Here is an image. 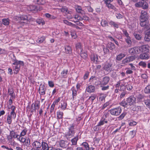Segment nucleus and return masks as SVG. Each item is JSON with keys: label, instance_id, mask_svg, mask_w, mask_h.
Segmentation results:
<instances>
[{"label": "nucleus", "instance_id": "nucleus-30", "mask_svg": "<svg viewBox=\"0 0 150 150\" xmlns=\"http://www.w3.org/2000/svg\"><path fill=\"white\" fill-rule=\"evenodd\" d=\"M71 90L72 91L73 99H74L77 95V91L74 87H73L71 88Z\"/></svg>", "mask_w": 150, "mask_h": 150}, {"label": "nucleus", "instance_id": "nucleus-63", "mask_svg": "<svg viewBox=\"0 0 150 150\" xmlns=\"http://www.w3.org/2000/svg\"><path fill=\"white\" fill-rule=\"evenodd\" d=\"M139 65L140 66H141L143 67H145L146 66V64L144 62H141L139 63Z\"/></svg>", "mask_w": 150, "mask_h": 150}, {"label": "nucleus", "instance_id": "nucleus-2", "mask_svg": "<svg viewBox=\"0 0 150 150\" xmlns=\"http://www.w3.org/2000/svg\"><path fill=\"white\" fill-rule=\"evenodd\" d=\"M74 125V124L71 125L68 128V131L65 133V136L69 139L72 137L75 134Z\"/></svg>", "mask_w": 150, "mask_h": 150}, {"label": "nucleus", "instance_id": "nucleus-8", "mask_svg": "<svg viewBox=\"0 0 150 150\" xmlns=\"http://www.w3.org/2000/svg\"><path fill=\"white\" fill-rule=\"evenodd\" d=\"M134 59V57L133 56L127 57L122 60V63L124 65H126L128 63L133 61Z\"/></svg>", "mask_w": 150, "mask_h": 150}, {"label": "nucleus", "instance_id": "nucleus-18", "mask_svg": "<svg viewBox=\"0 0 150 150\" xmlns=\"http://www.w3.org/2000/svg\"><path fill=\"white\" fill-rule=\"evenodd\" d=\"M42 143L38 141H35L33 143V147L37 149L40 148L42 146Z\"/></svg>", "mask_w": 150, "mask_h": 150}, {"label": "nucleus", "instance_id": "nucleus-46", "mask_svg": "<svg viewBox=\"0 0 150 150\" xmlns=\"http://www.w3.org/2000/svg\"><path fill=\"white\" fill-rule=\"evenodd\" d=\"M96 97V96L94 94L92 95L88 98V100L91 101V103H92L93 102L94 100H95Z\"/></svg>", "mask_w": 150, "mask_h": 150}, {"label": "nucleus", "instance_id": "nucleus-56", "mask_svg": "<svg viewBox=\"0 0 150 150\" xmlns=\"http://www.w3.org/2000/svg\"><path fill=\"white\" fill-rule=\"evenodd\" d=\"M126 113L125 112H123L121 115L118 117V119L120 120L123 119L126 115Z\"/></svg>", "mask_w": 150, "mask_h": 150}, {"label": "nucleus", "instance_id": "nucleus-43", "mask_svg": "<svg viewBox=\"0 0 150 150\" xmlns=\"http://www.w3.org/2000/svg\"><path fill=\"white\" fill-rule=\"evenodd\" d=\"M127 84H126V88L128 91H130L132 88V83L130 82H129L127 83Z\"/></svg>", "mask_w": 150, "mask_h": 150}, {"label": "nucleus", "instance_id": "nucleus-62", "mask_svg": "<svg viewBox=\"0 0 150 150\" xmlns=\"http://www.w3.org/2000/svg\"><path fill=\"white\" fill-rule=\"evenodd\" d=\"M145 104L146 105V106L149 108H150V100H145Z\"/></svg>", "mask_w": 150, "mask_h": 150}, {"label": "nucleus", "instance_id": "nucleus-5", "mask_svg": "<svg viewBox=\"0 0 150 150\" xmlns=\"http://www.w3.org/2000/svg\"><path fill=\"white\" fill-rule=\"evenodd\" d=\"M123 32L125 37V42L129 46H131L132 43L131 38L129 36V34L126 30H123Z\"/></svg>", "mask_w": 150, "mask_h": 150}, {"label": "nucleus", "instance_id": "nucleus-1", "mask_svg": "<svg viewBox=\"0 0 150 150\" xmlns=\"http://www.w3.org/2000/svg\"><path fill=\"white\" fill-rule=\"evenodd\" d=\"M13 65L16 66L13 67L14 73L17 74L18 73L21 66H23L24 65L23 62L21 61H18L15 59L14 62L12 64Z\"/></svg>", "mask_w": 150, "mask_h": 150}, {"label": "nucleus", "instance_id": "nucleus-25", "mask_svg": "<svg viewBox=\"0 0 150 150\" xmlns=\"http://www.w3.org/2000/svg\"><path fill=\"white\" fill-rule=\"evenodd\" d=\"M67 106V102L64 100H62L61 101V108L62 110H64L66 109Z\"/></svg>", "mask_w": 150, "mask_h": 150}, {"label": "nucleus", "instance_id": "nucleus-41", "mask_svg": "<svg viewBox=\"0 0 150 150\" xmlns=\"http://www.w3.org/2000/svg\"><path fill=\"white\" fill-rule=\"evenodd\" d=\"M76 10L77 12L82 14H83L85 13L84 11L82 9L81 7L80 6H77L76 8Z\"/></svg>", "mask_w": 150, "mask_h": 150}, {"label": "nucleus", "instance_id": "nucleus-45", "mask_svg": "<svg viewBox=\"0 0 150 150\" xmlns=\"http://www.w3.org/2000/svg\"><path fill=\"white\" fill-rule=\"evenodd\" d=\"M76 51L78 52H79V50L81 51V50H82L81 44L80 43H78L76 44Z\"/></svg>", "mask_w": 150, "mask_h": 150}, {"label": "nucleus", "instance_id": "nucleus-29", "mask_svg": "<svg viewBox=\"0 0 150 150\" xmlns=\"http://www.w3.org/2000/svg\"><path fill=\"white\" fill-rule=\"evenodd\" d=\"M107 122L108 121L105 118H102L98 123L97 126H100L103 125L105 123H107Z\"/></svg>", "mask_w": 150, "mask_h": 150}, {"label": "nucleus", "instance_id": "nucleus-19", "mask_svg": "<svg viewBox=\"0 0 150 150\" xmlns=\"http://www.w3.org/2000/svg\"><path fill=\"white\" fill-rule=\"evenodd\" d=\"M68 75V70L64 69L61 73V77L62 78H66Z\"/></svg>", "mask_w": 150, "mask_h": 150}, {"label": "nucleus", "instance_id": "nucleus-3", "mask_svg": "<svg viewBox=\"0 0 150 150\" xmlns=\"http://www.w3.org/2000/svg\"><path fill=\"white\" fill-rule=\"evenodd\" d=\"M23 136L18 134L17 140L21 143H25V145L26 146H28L30 144V140L29 139H27L26 137H24Z\"/></svg>", "mask_w": 150, "mask_h": 150}, {"label": "nucleus", "instance_id": "nucleus-11", "mask_svg": "<svg viewBox=\"0 0 150 150\" xmlns=\"http://www.w3.org/2000/svg\"><path fill=\"white\" fill-rule=\"evenodd\" d=\"M89 82L91 83L96 85L99 84V82L97 78L96 77L92 76L90 78Z\"/></svg>", "mask_w": 150, "mask_h": 150}, {"label": "nucleus", "instance_id": "nucleus-26", "mask_svg": "<svg viewBox=\"0 0 150 150\" xmlns=\"http://www.w3.org/2000/svg\"><path fill=\"white\" fill-rule=\"evenodd\" d=\"M8 92L9 95L11 96L10 98H15V95L14 93V91L13 89H8Z\"/></svg>", "mask_w": 150, "mask_h": 150}, {"label": "nucleus", "instance_id": "nucleus-37", "mask_svg": "<svg viewBox=\"0 0 150 150\" xmlns=\"http://www.w3.org/2000/svg\"><path fill=\"white\" fill-rule=\"evenodd\" d=\"M65 52L66 53L71 54L72 50L71 47L69 45H66L65 47Z\"/></svg>", "mask_w": 150, "mask_h": 150}, {"label": "nucleus", "instance_id": "nucleus-32", "mask_svg": "<svg viewBox=\"0 0 150 150\" xmlns=\"http://www.w3.org/2000/svg\"><path fill=\"white\" fill-rule=\"evenodd\" d=\"M57 117L58 119H62L63 118V113L60 110L57 111Z\"/></svg>", "mask_w": 150, "mask_h": 150}, {"label": "nucleus", "instance_id": "nucleus-36", "mask_svg": "<svg viewBox=\"0 0 150 150\" xmlns=\"http://www.w3.org/2000/svg\"><path fill=\"white\" fill-rule=\"evenodd\" d=\"M109 23L111 26L114 28H118L119 27V24L117 23H115L112 21H110Z\"/></svg>", "mask_w": 150, "mask_h": 150}, {"label": "nucleus", "instance_id": "nucleus-31", "mask_svg": "<svg viewBox=\"0 0 150 150\" xmlns=\"http://www.w3.org/2000/svg\"><path fill=\"white\" fill-rule=\"evenodd\" d=\"M79 53L80 54L81 57L84 59H86L88 57V55L86 52H82V50H81V51L79 52Z\"/></svg>", "mask_w": 150, "mask_h": 150}, {"label": "nucleus", "instance_id": "nucleus-38", "mask_svg": "<svg viewBox=\"0 0 150 150\" xmlns=\"http://www.w3.org/2000/svg\"><path fill=\"white\" fill-rule=\"evenodd\" d=\"M108 47L111 50H115V46L113 43L110 42L107 45Z\"/></svg>", "mask_w": 150, "mask_h": 150}, {"label": "nucleus", "instance_id": "nucleus-35", "mask_svg": "<svg viewBox=\"0 0 150 150\" xmlns=\"http://www.w3.org/2000/svg\"><path fill=\"white\" fill-rule=\"evenodd\" d=\"M140 57L141 59H148L149 58V55L146 53L141 54Z\"/></svg>", "mask_w": 150, "mask_h": 150}, {"label": "nucleus", "instance_id": "nucleus-23", "mask_svg": "<svg viewBox=\"0 0 150 150\" xmlns=\"http://www.w3.org/2000/svg\"><path fill=\"white\" fill-rule=\"evenodd\" d=\"M58 10L61 12L65 13H70L69 11L68 10L67 8L65 6L62 7L60 8H58Z\"/></svg>", "mask_w": 150, "mask_h": 150}, {"label": "nucleus", "instance_id": "nucleus-47", "mask_svg": "<svg viewBox=\"0 0 150 150\" xmlns=\"http://www.w3.org/2000/svg\"><path fill=\"white\" fill-rule=\"evenodd\" d=\"M28 10L30 11H35L36 6L34 5H31L28 7Z\"/></svg>", "mask_w": 150, "mask_h": 150}, {"label": "nucleus", "instance_id": "nucleus-54", "mask_svg": "<svg viewBox=\"0 0 150 150\" xmlns=\"http://www.w3.org/2000/svg\"><path fill=\"white\" fill-rule=\"evenodd\" d=\"M129 125L130 126H133L136 125L137 122L134 121L133 120H129L128 121Z\"/></svg>", "mask_w": 150, "mask_h": 150}, {"label": "nucleus", "instance_id": "nucleus-28", "mask_svg": "<svg viewBox=\"0 0 150 150\" xmlns=\"http://www.w3.org/2000/svg\"><path fill=\"white\" fill-rule=\"evenodd\" d=\"M142 52L146 51L149 52V46L147 45H144L141 46Z\"/></svg>", "mask_w": 150, "mask_h": 150}, {"label": "nucleus", "instance_id": "nucleus-16", "mask_svg": "<svg viewBox=\"0 0 150 150\" xmlns=\"http://www.w3.org/2000/svg\"><path fill=\"white\" fill-rule=\"evenodd\" d=\"M148 29L145 31L144 39L146 41L149 42L150 41V30Z\"/></svg>", "mask_w": 150, "mask_h": 150}, {"label": "nucleus", "instance_id": "nucleus-39", "mask_svg": "<svg viewBox=\"0 0 150 150\" xmlns=\"http://www.w3.org/2000/svg\"><path fill=\"white\" fill-rule=\"evenodd\" d=\"M78 139V136H77L73 138L71 140V141L72 142V145H76L77 141Z\"/></svg>", "mask_w": 150, "mask_h": 150}, {"label": "nucleus", "instance_id": "nucleus-27", "mask_svg": "<svg viewBox=\"0 0 150 150\" xmlns=\"http://www.w3.org/2000/svg\"><path fill=\"white\" fill-rule=\"evenodd\" d=\"M125 56L126 54L125 53H121L117 56L116 60L119 61H120Z\"/></svg>", "mask_w": 150, "mask_h": 150}, {"label": "nucleus", "instance_id": "nucleus-21", "mask_svg": "<svg viewBox=\"0 0 150 150\" xmlns=\"http://www.w3.org/2000/svg\"><path fill=\"white\" fill-rule=\"evenodd\" d=\"M9 108L11 109V111L10 113V114L12 115L14 118H16V114L15 112L16 109V107L12 105L11 108Z\"/></svg>", "mask_w": 150, "mask_h": 150}, {"label": "nucleus", "instance_id": "nucleus-51", "mask_svg": "<svg viewBox=\"0 0 150 150\" xmlns=\"http://www.w3.org/2000/svg\"><path fill=\"white\" fill-rule=\"evenodd\" d=\"M134 48L136 51V54H138L142 52L141 46L135 47Z\"/></svg>", "mask_w": 150, "mask_h": 150}, {"label": "nucleus", "instance_id": "nucleus-59", "mask_svg": "<svg viewBox=\"0 0 150 150\" xmlns=\"http://www.w3.org/2000/svg\"><path fill=\"white\" fill-rule=\"evenodd\" d=\"M144 92L146 93H148L150 92V86L149 85L147 86L144 90Z\"/></svg>", "mask_w": 150, "mask_h": 150}, {"label": "nucleus", "instance_id": "nucleus-40", "mask_svg": "<svg viewBox=\"0 0 150 150\" xmlns=\"http://www.w3.org/2000/svg\"><path fill=\"white\" fill-rule=\"evenodd\" d=\"M43 150H48L49 147L47 144L45 142H42L41 144Z\"/></svg>", "mask_w": 150, "mask_h": 150}, {"label": "nucleus", "instance_id": "nucleus-10", "mask_svg": "<svg viewBox=\"0 0 150 150\" xmlns=\"http://www.w3.org/2000/svg\"><path fill=\"white\" fill-rule=\"evenodd\" d=\"M147 14V13L145 11H142L140 17V21H146L148 18Z\"/></svg>", "mask_w": 150, "mask_h": 150}, {"label": "nucleus", "instance_id": "nucleus-24", "mask_svg": "<svg viewBox=\"0 0 150 150\" xmlns=\"http://www.w3.org/2000/svg\"><path fill=\"white\" fill-rule=\"evenodd\" d=\"M95 90L94 86L92 85H89L86 88V91L89 93H91L94 92Z\"/></svg>", "mask_w": 150, "mask_h": 150}, {"label": "nucleus", "instance_id": "nucleus-9", "mask_svg": "<svg viewBox=\"0 0 150 150\" xmlns=\"http://www.w3.org/2000/svg\"><path fill=\"white\" fill-rule=\"evenodd\" d=\"M28 17L27 16H22L21 17L17 16L16 18V21L20 23H26L27 22Z\"/></svg>", "mask_w": 150, "mask_h": 150}, {"label": "nucleus", "instance_id": "nucleus-58", "mask_svg": "<svg viewBox=\"0 0 150 150\" xmlns=\"http://www.w3.org/2000/svg\"><path fill=\"white\" fill-rule=\"evenodd\" d=\"M27 132V129L26 128H25L22 130L20 135L21 136H24L26 134Z\"/></svg>", "mask_w": 150, "mask_h": 150}, {"label": "nucleus", "instance_id": "nucleus-48", "mask_svg": "<svg viewBox=\"0 0 150 150\" xmlns=\"http://www.w3.org/2000/svg\"><path fill=\"white\" fill-rule=\"evenodd\" d=\"M45 38L44 36H42L40 38H38L37 41L38 43H42L45 40Z\"/></svg>", "mask_w": 150, "mask_h": 150}, {"label": "nucleus", "instance_id": "nucleus-12", "mask_svg": "<svg viewBox=\"0 0 150 150\" xmlns=\"http://www.w3.org/2000/svg\"><path fill=\"white\" fill-rule=\"evenodd\" d=\"M90 59L92 62L96 64H97L98 61V56L97 54H91Z\"/></svg>", "mask_w": 150, "mask_h": 150}, {"label": "nucleus", "instance_id": "nucleus-4", "mask_svg": "<svg viewBox=\"0 0 150 150\" xmlns=\"http://www.w3.org/2000/svg\"><path fill=\"white\" fill-rule=\"evenodd\" d=\"M109 111L111 115L115 116H117L121 113L122 109L120 107H119L111 109Z\"/></svg>", "mask_w": 150, "mask_h": 150}, {"label": "nucleus", "instance_id": "nucleus-50", "mask_svg": "<svg viewBox=\"0 0 150 150\" xmlns=\"http://www.w3.org/2000/svg\"><path fill=\"white\" fill-rule=\"evenodd\" d=\"M134 48L136 51V54H138L142 52L141 46L135 47Z\"/></svg>", "mask_w": 150, "mask_h": 150}, {"label": "nucleus", "instance_id": "nucleus-6", "mask_svg": "<svg viewBox=\"0 0 150 150\" xmlns=\"http://www.w3.org/2000/svg\"><path fill=\"white\" fill-rule=\"evenodd\" d=\"M112 66L111 63L107 62L103 64V68L105 71L110 72L112 70Z\"/></svg>", "mask_w": 150, "mask_h": 150}, {"label": "nucleus", "instance_id": "nucleus-42", "mask_svg": "<svg viewBox=\"0 0 150 150\" xmlns=\"http://www.w3.org/2000/svg\"><path fill=\"white\" fill-rule=\"evenodd\" d=\"M81 145L84 148V150H89V145L86 142L83 143Z\"/></svg>", "mask_w": 150, "mask_h": 150}, {"label": "nucleus", "instance_id": "nucleus-55", "mask_svg": "<svg viewBox=\"0 0 150 150\" xmlns=\"http://www.w3.org/2000/svg\"><path fill=\"white\" fill-rule=\"evenodd\" d=\"M134 48L135 47H134L129 49L128 50L129 53L132 54H136V51Z\"/></svg>", "mask_w": 150, "mask_h": 150}, {"label": "nucleus", "instance_id": "nucleus-57", "mask_svg": "<svg viewBox=\"0 0 150 150\" xmlns=\"http://www.w3.org/2000/svg\"><path fill=\"white\" fill-rule=\"evenodd\" d=\"M37 22L39 24H41L42 25L45 24V22L42 18L39 19L37 20Z\"/></svg>", "mask_w": 150, "mask_h": 150}, {"label": "nucleus", "instance_id": "nucleus-49", "mask_svg": "<svg viewBox=\"0 0 150 150\" xmlns=\"http://www.w3.org/2000/svg\"><path fill=\"white\" fill-rule=\"evenodd\" d=\"M2 23L4 25H8L9 23V20L8 19H2Z\"/></svg>", "mask_w": 150, "mask_h": 150}, {"label": "nucleus", "instance_id": "nucleus-61", "mask_svg": "<svg viewBox=\"0 0 150 150\" xmlns=\"http://www.w3.org/2000/svg\"><path fill=\"white\" fill-rule=\"evenodd\" d=\"M36 2L38 4L40 5L44 4L45 3L44 0H37Z\"/></svg>", "mask_w": 150, "mask_h": 150}, {"label": "nucleus", "instance_id": "nucleus-22", "mask_svg": "<svg viewBox=\"0 0 150 150\" xmlns=\"http://www.w3.org/2000/svg\"><path fill=\"white\" fill-rule=\"evenodd\" d=\"M33 106L34 108V109H33L31 110V112H33L34 111H35L36 110H38L40 107L39 103H33L31 105V108H33Z\"/></svg>", "mask_w": 150, "mask_h": 150}, {"label": "nucleus", "instance_id": "nucleus-13", "mask_svg": "<svg viewBox=\"0 0 150 150\" xmlns=\"http://www.w3.org/2000/svg\"><path fill=\"white\" fill-rule=\"evenodd\" d=\"M127 104L129 105H132L135 103L136 98L134 96H131L127 99Z\"/></svg>", "mask_w": 150, "mask_h": 150}, {"label": "nucleus", "instance_id": "nucleus-33", "mask_svg": "<svg viewBox=\"0 0 150 150\" xmlns=\"http://www.w3.org/2000/svg\"><path fill=\"white\" fill-rule=\"evenodd\" d=\"M110 80V78L108 76H105L103 78L102 83L103 85L107 84Z\"/></svg>", "mask_w": 150, "mask_h": 150}, {"label": "nucleus", "instance_id": "nucleus-14", "mask_svg": "<svg viewBox=\"0 0 150 150\" xmlns=\"http://www.w3.org/2000/svg\"><path fill=\"white\" fill-rule=\"evenodd\" d=\"M46 88L44 84H41L39 86V93L41 95H44L45 94Z\"/></svg>", "mask_w": 150, "mask_h": 150}, {"label": "nucleus", "instance_id": "nucleus-52", "mask_svg": "<svg viewBox=\"0 0 150 150\" xmlns=\"http://www.w3.org/2000/svg\"><path fill=\"white\" fill-rule=\"evenodd\" d=\"M63 22L65 24H66L68 25H69V26H75L76 25L72 23H71L69 22L68 21H67V20H64L63 21Z\"/></svg>", "mask_w": 150, "mask_h": 150}, {"label": "nucleus", "instance_id": "nucleus-15", "mask_svg": "<svg viewBox=\"0 0 150 150\" xmlns=\"http://www.w3.org/2000/svg\"><path fill=\"white\" fill-rule=\"evenodd\" d=\"M59 145L63 148H66L68 146V144L67 142L61 140L59 142Z\"/></svg>", "mask_w": 150, "mask_h": 150}, {"label": "nucleus", "instance_id": "nucleus-34", "mask_svg": "<svg viewBox=\"0 0 150 150\" xmlns=\"http://www.w3.org/2000/svg\"><path fill=\"white\" fill-rule=\"evenodd\" d=\"M12 118L15 119V118H14L11 114L7 116V122L9 125L12 122Z\"/></svg>", "mask_w": 150, "mask_h": 150}, {"label": "nucleus", "instance_id": "nucleus-7", "mask_svg": "<svg viewBox=\"0 0 150 150\" xmlns=\"http://www.w3.org/2000/svg\"><path fill=\"white\" fill-rule=\"evenodd\" d=\"M135 6L137 7H142L144 8H146L148 6L146 2L144 0H142L141 1L136 3Z\"/></svg>", "mask_w": 150, "mask_h": 150}, {"label": "nucleus", "instance_id": "nucleus-44", "mask_svg": "<svg viewBox=\"0 0 150 150\" xmlns=\"http://www.w3.org/2000/svg\"><path fill=\"white\" fill-rule=\"evenodd\" d=\"M106 96V94H101L99 98V100L100 101H103L105 100V98Z\"/></svg>", "mask_w": 150, "mask_h": 150}, {"label": "nucleus", "instance_id": "nucleus-60", "mask_svg": "<svg viewBox=\"0 0 150 150\" xmlns=\"http://www.w3.org/2000/svg\"><path fill=\"white\" fill-rule=\"evenodd\" d=\"M10 144L11 145H13V146H16L17 145H18V144L16 142L13 140L10 139L9 140Z\"/></svg>", "mask_w": 150, "mask_h": 150}, {"label": "nucleus", "instance_id": "nucleus-64", "mask_svg": "<svg viewBox=\"0 0 150 150\" xmlns=\"http://www.w3.org/2000/svg\"><path fill=\"white\" fill-rule=\"evenodd\" d=\"M116 17L117 19H120L123 18V16L120 13H118L116 14Z\"/></svg>", "mask_w": 150, "mask_h": 150}, {"label": "nucleus", "instance_id": "nucleus-17", "mask_svg": "<svg viewBox=\"0 0 150 150\" xmlns=\"http://www.w3.org/2000/svg\"><path fill=\"white\" fill-rule=\"evenodd\" d=\"M18 134H16V132L13 131L12 130L10 131V136L11 137V138L9 137H8V138L9 140L10 139H12V138H16L18 136Z\"/></svg>", "mask_w": 150, "mask_h": 150}, {"label": "nucleus", "instance_id": "nucleus-20", "mask_svg": "<svg viewBox=\"0 0 150 150\" xmlns=\"http://www.w3.org/2000/svg\"><path fill=\"white\" fill-rule=\"evenodd\" d=\"M126 82H125V81L124 80H122L120 81V83H121L120 86V91H124L126 88Z\"/></svg>", "mask_w": 150, "mask_h": 150}, {"label": "nucleus", "instance_id": "nucleus-53", "mask_svg": "<svg viewBox=\"0 0 150 150\" xmlns=\"http://www.w3.org/2000/svg\"><path fill=\"white\" fill-rule=\"evenodd\" d=\"M101 24L103 27H105L108 25V23L107 21L105 20L102 19Z\"/></svg>", "mask_w": 150, "mask_h": 150}]
</instances>
